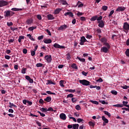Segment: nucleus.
Listing matches in <instances>:
<instances>
[{
  "mask_svg": "<svg viewBox=\"0 0 129 129\" xmlns=\"http://www.w3.org/2000/svg\"><path fill=\"white\" fill-rule=\"evenodd\" d=\"M14 15H15V12L10 10H7L4 12V16L5 18H11V17H13Z\"/></svg>",
  "mask_w": 129,
  "mask_h": 129,
  "instance_id": "obj_1",
  "label": "nucleus"
},
{
  "mask_svg": "<svg viewBox=\"0 0 129 129\" xmlns=\"http://www.w3.org/2000/svg\"><path fill=\"white\" fill-rule=\"evenodd\" d=\"M79 81L80 84H82L84 86H89V85L91 84V83H90V82L86 80H80Z\"/></svg>",
  "mask_w": 129,
  "mask_h": 129,
  "instance_id": "obj_2",
  "label": "nucleus"
},
{
  "mask_svg": "<svg viewBox=\"0 0 129 129\" xmlns=\"http://www.w3.org/2000/svg\"><path fill=\"white\" fill-rule=\"evenodd\" d=\"M106 46H103L101 48L100 51L103 53H107L108 51H109V49H110V45L109 44V46L105 45Z\"/></svg>",
  "mask_w": 129,
  "mask_h": 129,
  "instance_id": "obj_3",
  "label": "nucleus"
},
{
  "mask_svg": "<svg viewBox=\"0 0 129 129\" xmlns=\"http://www.w3.org/2000/svg\"><path fill=\"white\" fill-rule=\"evenodd\" d=\"M123 29L124 30V32H125V33L126 34H127V33H128V31H129V24L127 22H124L123 23Z\"/></svg>",
  "mask_w": 129,
  "mask_h": 129,
  "instance_id": "obj_4",
  "label": "nucleus"
},
{
  "mask_svg": "<svg viewBox=\"0 0 129 129\" xmlns=\"http://www.w3.org/2000/svg\"><path fill=\"white\" fill-rule=\"evenodd\" d=\"M101 43H103L104 46H109V43L107 42V39L105 37H103L100 39Z\"/></svg>",
  "mask_w": 129,
  "mask_h": 129,
  "instance_id": "obj_5",
  "label": "nucleus"
},
{
  "mask_svg": "<svg viewBox=\"0 0 129 129\" xmlns=\"http://www.w3.org/2000/svg\"><path fill=\"white\" fill-rule=\"evenodd\" d=\"M86 42H88V41H87L86 38H85V36H82L80 39V45L83 46V45H84V43H85Z\"/></svg>",
  "mask_w": 129,
  "mask_h": 129,
  "instance_id": "obj_6",
  "label": "nucleus"
},
{
  "mask_svg": "<svg viewBox=\"0 0 129 129\" xmlns=\"http://www.w3.org/2000/svg\"><path fill=\"white\" fill-rule=\"evenodd\" d=\"M44 59L46 60L47 63H51L52 62V56L51 55H45Z\"/></svg>",
  "mask_w": 129,
  "mask_h": 129,
  "instance_id": "obj_7",
  "label": "nucleus"
},
{
  "mask_svg": "<svg viewBox=\"0 0 129 129\" xmlns=\"http://www.w3.org/2000/svg\"><path fill=\"white\" fill-rule=\"evenodd\" d=\"M68 28V26L67 25L64 24L62 25H61L58 28V31H65L66 29Z\"/></svg>",
  "mask_w": 129,
  "mask_h": 129,
  "instance_id": "obj_8",
  "label": "nucleus"
},
{
  "mask_svg": "<svg viewBox=\"0 0 129 129\" xmlns=\"http://www.w3.org/2000/svg\"><path fill=\"white\" fill-rule=\"evenodd\" d=\"M8 2L1 0L0 1V8H3V7H5V6H8Z\"/></svg>",
  "mask_w": 129,
  "mask_h": 129,
  "instance_id": "obj_9",
  "label": "nucleus"
},
{
  "mask_svg": "<svg viewBox=\"0 0 129 129\" xmlns=\"http://www.w3.org/2000/svg\"><path fill=\"white\" fill-rule=\"evenodd\" d=\"M53 47H54V48H57L58 49H65V46H62V45H60L59 44H58V43H54L53 44Z\"/></svg>",
  "mask_w": 129,
  "mask_h": 129,
  "instance_id": "obj_10",
  "label": "nucleus"
},
{
  "mask_svg": "<svg viewBox=\"0 0 129 129\" xmlns=\"http://www.w3.org/2000/svg\"><path fill=\"white\" fill-rule=\"evenodd\" d=\"M98 27H99V28H104V22H103V21L101 20L100 21H98Z\"/></svg>",
  "mask_w": 129,
  "mask_h": 129,
  "instance_id": "obj_11",
  "label": "nucleus"
},
{
  "mask_svg": "<svg viewBox=\"0 0 129 129\" xmlns=\"http://www.w3.org/2000/svg\"><path fill=\"white\" fill-rule=\"evenodd\" d=\"M59 118L62 120H66V114L63 113H61L59 115Z\"/></svg>",
  "mask_w": 129,
  "mask_h": 129,
  "instance_id": "obj_12",
  "label": "nucleus"
},
{
  "mask_svg": "<svg viewBox=\"0 0 129 129\" xmlns=\"http://www.w3.org/2000/svg\"><path fill=\"white\" fill-rule=\"evenodd\" d=\"M25 79H26V80L29 81V83H34V80H33V79H31L30 76H26Z\"/></svg>",
  "mask_w": 129,
  "mask_h": 129,
  "instance_id": "obj_13",
  "label": "nucleus"
},
{
  "mask_svg": "<svg viewBox=\"0 0 129 129\" xmlns=\"http://www.w3.org/2000/svg\"><path fill=\"white\" fill-rule=\"evenodd\" d=\"M64 16H65V17H67V16H69L71 18H73L74 15H73V13H72V12H69L66 13L64 14Z\"/></svg>",
  "mask_w": 129,
  "mask_h": 129,
  "instance_id": "obj_14",
  "label": "nucleus"
},
{
  "mask_svg": "<svg viewBox=\"0 0 129 129\" xmlns=\"http://www.w3.org/2000/svg\"><path fill=\"white\" fill-rule=\"evenodd\" d=\"M125 10V8L122 7L121 6H119L118 8L116 10V12H123Z\"/></svg>",
  "mask_w": 129,
  "mask_h": 129,
  "instance_id": "obj_15",
  "label": "nucleus"
},
{
  "mask_svg": "<svg viewBox=\"0 0 129 129\" xmlns=\"http://www.w3.org/2000/svg\"><path fill=\"white\" fill-rule=\"evenodd\" d=\"M34 22V20L32 19H28L26 20V23L27 25H31V24H33Z\"/></svg>",
  "mask_w": 129,
  "mask_h": 129,
  "instance_id": "obj_16",
  "label": "nucleus"
},
{
  "mask_svg": "<svg viewBox=\"0 0 129 129\" xmlns=\"http://www.w3.org/2000/svg\"><path fill=\"white\" fill-rule=\"evenodd\" d=\"M43 42L44 43H45V44H51V43H52V40L50 39L45 38L43 40Z\"/></svg>",
  "mask_w": 129,
  "mask_h": 129,
  "instance_id": "obj_17",
  "label": "nucleus"
},
{
  "mask_svg": "<svg viewBox=\"0 0 129 129\" xmlns=\"http://www.w3.org/2000/svg\"><path fill=\"white\" fill-rule=\"evenodd\" d=\"M61 11H62V9L57 8L54 11L53 14L54 15H58L60 13V12H61Z\"/></svg>",
  "mask_w": 129,
  "mask_h": 129,
  "instance_id": "obj_18",
  "label": "nucleus"
},
{
  "mask_svg": "<svg viewBox=\"0 0 129 129\" xmlns=\"http://www.w3.org/2000/svg\"><path fill=\"white\" fill-rule=\"evenodd\" d=\"M47 17L48 20H54L55 19V17H54L53 15H52V14H48V15H47Z\"/></svg>",
  "mask_w": 129,
  "mask_h": 129,
  "instance_id": "obj_19",
  "label": "nucleus"
},
{
  "mask_svg": "<svg viewBox=\"0 0 129 129\" xmlns=\"http://www.w3.org/2000/svg\"><path fill=\"white\" fill-rule=\"evenodd\" d=\"M52 100V98L50 96H48L46 97V98L44 99V101H46V102H50Z\"/></svg>",
  "mask_w": 129,
  "mask_h": 129,
  "instance_id": "obj_20",
  "label": "nucleus"
},
{
  "mask_svg": "<svg viewBox=\"0 0 129 129\" xmlns=\"http://www.w3.org/2000/svg\"><path fill=\"white\" fill-rule=\"evenodd\" d=\"M25 39V36H20L18 39L19 43H22V40H24Z\"/></svg>",
  "mask_w": 129,
  "mask_h": 129,
  "instance_id": "obj_21",
  "label": "nucleus"
},
{
  "mask_svg": "<svg viewBox=\"0 0 129 129\" xmlns=\"http://www.w3.org/2000/svg\"><path fill=\"white\" fill-rule=\"evenodd\" d=\"M66 92H70L71 93H74L76 90L75 89L72 90V89H67L65 90Z\"/></svg>",
  "mask_w": 129,
  "mask_h": 129,
  "instance_id": "obj_22",
  "label": "nucleus"
},
{
  "mask_svg": "<svg viewBox=\"0 0 129 129\" xmlns=\"http://www.w3.org/2000/svg\"><path fill=\"white\" fill-rule=\"evenodd\" d=\"M22 10L23 9H22L16 8L11 9V11H13L14 12H19L20 11H22Z\"/></svg>",
  "mask_w": 129,
  "mask_h": 129,
  "instance_id": "obj_23",
  "label": "nucleus"
},
{
  "mask_svg": "<svg viewBox=\"0 0 129 129\" xmlns=\"http://www.w3.org/2000/svg\"><path fill=\"white\" fill-rule=\"evenodd\" d=\"M102 119L104 121V122L108 123V120L107 119V118H106V117H105V116H102Z\"/></svg>",
  "mask_w": 129,
  "mask_h": 129,
  "instance_id": "obj_24",
  "label": "nucleus"
},
{
  "mask_svg": "<svg viewBox=\"0 0 129 129\" xmlns=\"http://www.w3.org/2000/svg\"><path fill=\"white\" fill-rule=\"evenodd\" d=\"M97 19V15L94 16L90 19V21L91 22H94V21H96Z\"/></svg>",
  "mask_w": 129,
  "mask_h": 129,
  "instance_id": "obj_25",
  "label": "nucleus"
},
{
  "mask_svg": "<svg viewBox=\"0 0 129 129\" xmlns=\"http://www.w3.org/2000/svg\"><path fill=\"white\" fill-rule=\"evenodd\" d=\"M27 37H28L29 39L31 40V41H35V39L32 36V35L31 34H29L27 35Z\"/></svg>",
  "mask_w": 129,
  "mask_h": 129,
  "instance_id": "obj_26",
  "label": "nucleus"
},
{
  "mask_svg": "<svg viewBox=\"0 0 129 129\" xmlns=\"http://www.w3.org/2000/svg\"><path fill=\"white\" fill-rule=\"evenodd\" d=\"M36 29H37L36 26H32L28 28V31H34V30H36Z\"/></svg>",
  "mask_w": 129,
  "mask_h": 129,
  "instance_id": "obj_27",
  "label": "nucleus"
},
{
  "mask_svg": "<svg viewBox=\"0 0 129 129\" xmlns=\"http://www.w3.org/2000/svg\"><path fill=\"white\" fill-rule=\"evenodd\" d=\"M65 81L64 80H60L59 81V85L61 86V87H64L65 86H64V83Z\"/></svg>",
  "mask_w": 129,
  "mask_h": 129,
  "instance_id": "obj_28",
  "label": "nucleus"
},
{
  "mask_svg": "<svg viewBox=\"0 0 129 129\" xmlns=\"http://www.w3.org/2000/svg\"><path fill=\"white\" fill-rule=\"evenodd\" d=\"M113 106L114 107H123V105L122 104H118L113 105Z\"/></svg>",
  "mask_w": 129,
  "mask_h": 129,
  "instance_id": "obj_29",
  "label": "nucleus"
},
{
  "mask_svg": "<svg viewBox=\"0 0 129 129\" xmlns=\"http://www.w3.org/2000/svg\"><path fill=\"white\" fill-rule=\"evenodd\" d=\"M49 84H52L53 85H55V83L53 82L51 80H47V83H46V85H49Z\"/></svg>",
  "mask_w": 129,
  "mask_h": 129,
  "instance_id": "obj_30",
  "label": "nucleus"
},
{
  "mask_svg": "<svg viewBox=\"0 0 129 129\" xmlns=\"http://www.w3.org/2000/svg\"><path fill=\"white\" fill-rule=\"evenodd\" d=\"M71 116V114H70L68 115V117H69L70 119H73V121H75V122H76L77 120H76V118H75L74 117H70Z\"/></svg>",
  "mask_w": 129,
  "mask_h": 129,
  "instance_id": "obj_31",
  "label": "nucleus"
},
{
  "mask_svg": "<svg viewBox=\"0 0 129 129\" xmlns=\"http://www.w3.org/2000/svg\"><path fill=\"white\" fill-rule=\"evenodd\" d=\"M103 112L104 114H105L106 115H107L108 117H110V116H111V114H110V113L108 112V111H104Z\"/></svg>",
  "mask_w": 129,
  "mask_h": 129,
  "instance_id": "obj_32",
  "label": "nucleus"
},
{
  "mask_svg": "<svg viewBox=\"0 0 129 129\" xmlns=\"http://www.w3.org/2000/svg\"><path fill=\"white\" fill-rule=\"evenodd\" d=\"M9 104H10L9 107H10V108H13V106L17 108V105H15L14 103L10 102Z\"/></svg>",
  "mask_w": 129,
  "mask_h": 129,
  "instance_id": "obj_33",
  "label": "nucleus"
},
{
  "mask_svg": "<svg viewBox=\"0 0 129 129\" xmlns=\"http://www.w3.org/2000/svg\"><path fill=\"white\" fill-rule=\"evenodd\" d=\"M60 3L63 5V6H66V5H68L67 2L65 0H60Z\"/></svg>",
  "mask_w": 129,
  "mask_h": 129,
  "instance_id": "obj_34",
  "label": "nucleus"
},
{
  "mask_svg": "<svg viewBox=\"0 0 129 129\" xmlns=\"http://www.w3.org/2000/svg\"><path fill=\"white\" fill-rule=\"evenodd\" d=\"M78 101V99L77 98H72V102L73 103H76Z\"/></svg>",
  "mask_w": 129,
  "mask_h": 129,
  "instance_id": "obj_35",
  "label": "nucleus"
},
{
  "mask_svg": "<svg viewBox=\"0 0 129 129\" xmlns=\"http://www.w3.org/2000/svg\"><path fill=\"white\" fill-rule=\"evenodd\" d=\"M77 58L81 62H85V58H81L79 57V56H77Z\"/></svg>",
  "mask_w": 129,
  "mask_h": 129,
  "instance_id": "obj_36",
  "label": "nucleus"
},
{
  "mask_svg": "<svg viewBox=\"0 0 129 129\" xmlns=\"http://www.w3.org/2000/svg\"><path fill=\"white\" fill-rule=\"evenodd\" d=\"M72 68H73V69H78L76 63H73L72 65Z\"/></svg>",
  "mask_w": 129,
  "mask_h": 129,
  "instance_id": "obj_37",
  "label": "nucleus"
},
{
  "mask_svg": "<svg viewBox=\"0 0 129 129\" xmlns=\"http://www.w3.org/2000/svg\"><path fill=\"white\" fill-rule=\"evenodd\" d=\"M114 14V10H111L108 15V18H110Z\"/></svg>",
  "mask_w": 129,
  "mask_h": 129,
  "instance_id": "obj_38",
  "label": "nucleus"
},
{
  "mask_svg": "<svg viewBox=\"0 0 129 129\" xmlns=\"http://www.w3.org/2000/svg\"><path fill=\"white\" fill-rule=\"evenodd\" d=\"M75 109H76L77 110H81V107L80 105H77L75 106Z\"/></svg>",
  "mask_w": 129,
  "mask_h": 129,
  "instance_id": "obj_39",
  "label": "nucleus"
},
{
  "mask_svg": "<svg viewBox=\"0 0 129 129\" xmlns=\"http://www.w3.org/2000/svg\"><path fill=\"white\" fill-rule=\"evenodd\" d=\"M90 102H91L92 103H93V104H96V105L99 104V103L97 101L90 100Z\"/></svg>",
  "mask_w": 129,
  "mask_h": 129,
  "instance_id": "obj_40",
  "label": "nucleus"
},
{
  "mask_svg": "<svg viewBox=\"0 0 129 129\" xmlns=\"http://www.w3.org/2000/svg\"><path fill=\"white\" fill-rule=\"evenodd\" d=\"M88 123L91 126H94V125H95V123H94V122L89 121Z\"/></svg>",
  "mask_w": 129,
  "mask_h": 129,
  "instance_id": "obj_41",
  "label": "nucleus"
},
{
  "mask_svg": "<svg viewBox=\"0 0 129 129\" xmlns=\"http://www.w3.org/2000/svg\"><path fill=\"white\" fill-rule=\"evenodd\" d=\"M111 93H112V94H113L114 95H117V91L115 90L111 91Z\"/></svg>",
  "mask_w": 129,
  "mask_h": 129,
  "instance_id": "obj_42",
  "label": "nucleus"
},
{
  "mask_svg": "<svg viewBox=\"0 0 129 129\" xmlns=\"http://www.w3.org/2000/svg\"><path fill=\"white\" fill-rule=\"evenodd\" d=\"M47 111H54V112H56V110H53V108L50 107L47 109Z\"/></svg>",
  "mask_w": 129,
  "mask_h": 129,
  "instance_id": "obj_43",
  "label": "nucleus"
},
{
  "mask_svg": "<svg viewBox=\"0 0 129 129\" xmlns=\"http://www.w3.org/2000/svg\"><path fill=\"white\" fill-rule=\"evenodd\" d=\"M46 92L47 93V94H52L53 95H56V93H53L51 92V91H47Z\"/></svg>",
  "mask_w": 129,
  "mask_h": 129,
  "instance_id": "obj_44",
  "label": "nucleus"
},
{
  "mask_svg": "<svg viewBox=\"0 0 129 129\" xmlns=\"http://www.w3.org/2000/svg\"><path fill=\"white\" fill-rule=\"evenodd\" d=\"M73 96H74V95H73V94H70L67 95V98H72Z\"/></svg>",
  "mask_w": 129,
  "mask_h": 129,
  "instance_id": "obj_45",
  "label": "nucleus"
},
{
  "mask_svg": "<svg viewBox=\"0 0 129 129\" xmlns=\"http://www.w3.org/2000/svg\"><path fill=\"white\" fill-rule=\"evenodd\" d=\"M36 66L38 68L40 67H43V63H38L36 64Z\"/></svg>",
  "mask_w": 129,
  "mask_h": 129,
  "instance_id": "obj_46",
  "label": "nucleus"
},
{
  "mask_svg": "<svg viewBox=\"0 0 129 129\" xmlns=\"http://www.w3.org/2000/svg\"><path fill=\"white\" fill-rule=\"evenodd\" d=\"M101 20H102V17L101 16H100L98 17V16H97V21H98V22H100V21H101Z\"/></svg>",
  "mask_w": 129,
  "mask_h": 129,
  "instance_id": "obj_47",
  "label": "nucleus"
},
{
  "mask_svg": "<svg viewBox=\"0 0 129 129\" xmlns=\"http://www.w3.org/2000/svg\"><path fill=\"white\" fill-rule=\"evenodd\" d=\"M125 55L126 56H127V57H129V49H127L125 52Z\"/></svg>",
  "mask_w": 129,
  "mask_h": 129,
  "instance_id": "obj_48",
  "label": "nucleus"
},
{
  "mask_svg": "<svg viewBox=\"0 0 129 129\" xmlns=\"http://www.w3.org/2000/svg\"><path fill=\"white\" fill-rule=\"evenodd\" d=\"M32 104H33V102H32V101L27 100L26 105H27L28 106H29V105L31 106V105H32Z\"/></svg>",
  "mask_w": 129,
  "mask_h": 129,
  "instance_id": "obj_49",
  "label": "nucleus"
},
{
  "mask_svg": "<svg viewBox=\"0 0 129 129\" xmlns=\"http://www.w3.org/2000/svg\"><path fill=\"white\" fill-rule=\"evenodd\" d=\"M41 111H42V112H47V109L46 108L42 107V108L41 109Z\"/></svg>",
  "mask_w": 129,
  "mask_h": 129,
  "instance_id": "obj_50",
  "label": "nucleus"
},
{
  "mask_svg": "<svg viewBox=\"0 0 129 129\" xmlns=\"http://www.w3.org/2000/svg\"><path fill=\"white\" fill-rule=\"evenodd\" d=\"M86 39H91V38H92V35H90L89 34H86Z\"/></svg>",
  "mask_w": 129,
  "mask_h": 129,
  "instance_id": "obj_51",
  "label": "nucleus"
},
{
  "mask_svg": "<svg viewBox=\"0 0 129 129\" xmlns=\"http://www.w3.org/2000/svg\"><path fill=\"white\" fill-rule=\"evenodd\" d=\"M96 82H98L99 83L103 82V80H102L101 78H100L99 79L96 80Z\"/></svg>",
  "mask_w": 129,
  "mask_h": 129,
  "instance_id": "obj_52",
  "label": "nucleus"
},
{
  "mask_svg": "<svg viewBox=\"0 0 129 129\" xmlns=\"http://www.w3.org/2000/svg\"><path fill=\"white\" fill-rule=\"evenodd\" d=\"M77 121H78V123H80V122H83V121H84V120H83V119H81V118H78L77 119Z\"/></svg>",
  "mask_w": 129,
  "mask_h": 129,
  "instance_id": "obj_53",
  "label": "nucleus"
},
{
  "mask_svg": "<svg viewBox=\"0 0 129 129\" xmlns=\"http://www.w3.org/2000/svg\"><path fill=\"white\" fill-rule=\"evenodd\" d=\"M67 60H70V59H71V55L70 54V53H68L67 54Z\"/></svg>",
  "mask_w": 129,
  "mask_h": 129,
  "instance_id": "obj_54",
  "label": "nucleus"
},
{
  "mask_svg": "<svg viewBox=\"0 0 129 129\" xmlns=\"http://www.w3.org/2000/svg\"><path fill=\"white\" fill-rule=\"evenodd\" d=\"M108 7L106 6H104L102 7L103 11H107Z\"/></svg>",
  "mask_w": 129,
  "mask_h": 129,
  "instance_id": "obj_55",
  "label": "nucleus"
},
{
  "mask_svg": "<svg viewBox=\"0 0 129 129\" xmlns=\"http://www.w3.org/2000/svg\"><path fill=\"white\" fill-rule=\"evenodd\" d=\"M38 40H43L44 39V35H41L38 37L37 38Z\"/></svg>",
  "mask_w": 129,
  "mask_h": 129,
  "instance_id": "obj_56",
  "label": "nucleus"
},
{
  "mask_svg": "<svg viewBox=\"0 0 129 129\" xmlns=\"http://www.w3.org/2000/svg\"><path fill=\"white\" fill-rule=\"evenodd\" d=\"M80 20H81V21H82V22H84V21H86V18H85V17H81Z\"/></svg>",
  "mask_w": 129,
  "mask_h": 129,
  "instance_id": "obj_57",
  "label": "nucleus"
},
{
  "mask_svg": "<svg viewBox=\"0 0 129 129\" xmlns=\"http://www.w3.org/2000/svg\"><path fill=\"white\" fill-rule=\"evenodd\" d=\"M38 113H39L40 115H41V116H42V117H44V116H45V115H46L45 114V113H42V112H41L40 111H38Z\"/></svg>",
  "mask_w": 129,
  "mask_h": 129,
  "instance_id": "obj_58",
  "label": "nucleus"
},
{
  "mask_svg": "<svg viewBox=\"0 0 129 129\" xmlns=\"http://www.w3.org/2000/svg\"><path fill=\"white\" fill-rule=\"evenodd\" d=\"M26 71H27V69L25 68L22 69V70L21 71V73H22V74H25Z\"/></svg>",
  "mask_w": 129,
  "mask_h": 129,
  "instance_id": "obj_59",
  "label": "nucleus"
},
{
  "mask_svg": "<svg viewBox=\"0 0 129 129\" xmlns=\"http://www.w3.org/2000/svg\"><path fill=\"white\" fill-rule=\"evenodd\" d=\"M122 103H123V104H122L123 106L124 105V106H126L127 103H128V102L123 101Z\"/></svg>",
  "mask_w": 129,
  "mask_h": 129,
  "instance_id": "obj_60",
  "label": "nucleus"
},
{
  "mask_svg": "<svg viewBox=\"0 0 129 129\" xmlns=\"http://www.w3.org/2000/svg\"><path fill=\"white\" fill-rule=\"evenodd\" d=\"M37 18L38 20H39V21H41V20H42V16H41V15H37Z\"/></svg>",
  "mask_w": 129,
  "mask_h": 129,
  "instance_id": "obj_61",
  "label": "nucleus"
},
{
  "mask_svg": "<svg viewBox=\"0 0 129 129\" xmlns=\"http://www.w3.org/2000/svg\"><path fill=\"white\" fill-rule=\"evenodd\" d=\"M23 54H27V53H28V50H27V48H24L23 49Z\"/></svg>",
  "mask_w": 129,
  "mask_h": 129,
  "instance_id": "obj_62",
  "label": "nucleus"
},
{
  "mask_svg": "<svg viewBox=\"0 0 129 129\" xmlns=\"http://www.w3.org/2000/svg\"><path fill=\"white\" fill-rule=\"evenodd\" d=\"M100 102L102 103V104H108V103L106 102L105 101L103 100L100 101Z\"/></svg>",
  "mask_w": 129,
  "mask_h": 129,
  "instance_id": "obj_63",
  "label": "nucleus"
},
{
  "mask_svg": "<svg viewBox=\"0 0 129 129\" xmlns=\"http://www.w3.org/2000/svg\"><path fill=\"white\" fill-rule=\"evenodd\" d=\"M96 32L98 33V34H101L102 33L101 29H100V28L97 29L96 30Z\"/></svg>",
  "mask_w": 129,
  "mask_h": 129,
  "instance_id": "obj_64",
  "label": "nucleus"
}]
</instances>
